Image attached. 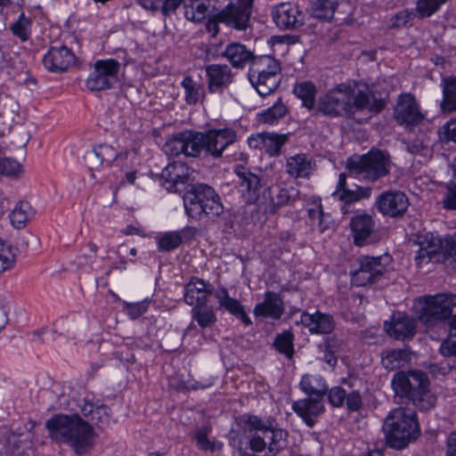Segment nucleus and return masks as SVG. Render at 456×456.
<instances>
[{
    "label": "nucleus",
    "instance_id": "f257e3e1",
    "mask_svg": "<svg viewBox=\"0 0 456 456\" xmlns=\"http://www.w3.org/2000/svg\"><path fill=\"white\" fill-rule=\"evenodd\" d=\"M45 427L53 440L68 443L77 454H85L94 447L96 436L94 428L78 414H55L46 421Z\"/></svg>",
    "mask_w": 456,
    "mask_h": 456
},
{
    "label": "nucleus",
    "instance_id": "f03ea898",
    "mask_svg": "<svg viewBox=\"0 0 456 456\" xmlns=\"http://www.w3.org/2000/svg\"><path fill=\"white\" fill-rule=\"evenodd\" d=\"M385 107L381 99L373 94L359 91L354 94L351 88L339 85L327 93L320 101L319 109L325 115L351 116L357 110H368L370 112H379Z\"/></svg>",
    "mask_w": 456,
    "mask_h": 456
},
{
    "label": "nucleus",
    "instance_id": "7ed1b4c3",
    "mask_svg": "<svg viewBox=\"0 0 456 456\" xmlns=\"http://www.w3.org/2000/svg\"><path fill=\"white\" fill-rule=\"evenodd\" d=\"M382 428L387 444L395 450L405 448L420 435L416 414L403 407L392 410L385 418Z\"/></svg>",
    "mask_w": 456,
    "mask_h": 456
},
{
    "label": "nucleus",
    "instance_id": "20e7f679",
    "mask_svg": "<svg viewBox=\"0 0 456 456\" xmlns=\"http://www.w3.org/2000/svg\"><path fill=\"white\" fill-rule=\"evenodd\" d=\"M136 4L152 13L170 17L183 4L185 18L200 23L216 11L213 0H135Z\"/></svg>",
    "mask_w": 456,
    "mask_h": 456
},
{
    "label": "nucleus",
    "instance_id": "39448f33",
    "mask_svg": "<svg viewBox=\"0 0 456 456\" xmlns=\"http://www.w3.org/2000/svg\"><path fill=\"white\" fill-rule=\"evenodd\" d=\"M185 211L192 218L206 216L216 218L224 213V206L218 193L209 185L197 183L183 195Z\"/></svg>",
    "mask_w": 456,
    "mask_h": 456
},
{
    "label": "nucleus",
    "instance_id": "423d86ee",
    "mask_svg": "<svg viewBox=\"0 0 456 456\" xmlns=\"http://www.w3.org/2000/svg\"><path fill=\"white\" fill-rule=\"evenodd\" d=\"M428 377L420 370L397 371L391 381V387L395 399H407L415 406L423 409L427 388Z\"/></svg>",
    "mask_w": 456,
    "mask_h": 456
},
{
    "label": "nucleus",
    "instance_id": "0eeeda50",
    "mask_svg": "<svg viewBox=\"0 0 456 456\" xmlns=\"http://www.w3.org/2000/svg\"><path fill=\"white\" fill-rule=\"evenodd\" d=\"M318 380L309 375L303 376L300 381V388L308 395L307 398L296 401L292 408L309 427L314 425V418L320 415L324 406L322 400L327 394V387L324 384H315Z\"/></svg>",
    "mask_w": 456,
    "mask_h": 456
},
{
    "label": "nucleus",
    "instance_id": "6e6552de",
    "mask_svg": "<svg viewBox=\"0 0 456 456\" xmlns=\"http://www.w3.org/2000/svg\"><path fill=\"white\" fill-rule=\"evenodd\" d=\"M280 63L270 55L258 57L248 70V79L261 96L273 93L281 82Z\"/></svg>",
    "mask_w": 456,
    "mask_h": 456
},
{
    "label": "nucleus",
    "instance_id": "1a4fd4ad",
    "mask_svg": "<svg viewBox=\"0 0 456 456\" xmlns=\"http://www.w3.org/2000/svg\"><path fill=\"white\" fill-rule=\"evenodd\" d=\"M250 447L254 452L268 450L270 456L275 455L286 443L287 432L281 428L267 427L257 418L249 419Z\"/></svg>",
    "mask_w": 456,
    "mask_h": 456
},
{
    "label": "nucleus",
    "instance_id": "9d476101",
    "mask_svg": "<svg viewBox=\"0 0 456 456\" xmlns=\"http://www.w3.org/2000/svg\"><path fill=\"white\" fill-rule=\"evenodd\" d=\"M389 155L380 151H370L362 156H353L346 161V168L354 174H363L369 180L376 181L389 173Z\"/></svg>",
    "mask_w": 456,
    "mask_h": 456
},
{
    "label": "nucleus",
    "instance_id": "9b49d317",
    "mask_svg": "<svg viewBox=\"0 0 456 456\" xmlns=\"http://www.w3.org/2000/svg\"><path fill=\"white\" fill-rule=\"evenodd\" d=\"M120 63L115 59L98 60L94 64V70L88 76L86 86L91 92L111 88L118 81Z\"/></svg>",
    "mask_w": 456,
    "mask_h": 456
},
{
    "label": "nucleus",
    "instance_id": "f8f14e48",
    "mask_svg": "<svg viewBox=\"0 0 456 456\" xmlns=\"http://www.w3.org/2000/svg\"><path fill=\"white\" fill-rule=\"evenodd\" d=\"M309 13L322 20L344 23L352 13V5L350 0H315L311 4Z\"/></svg>",
    "mask_w": 456,
    "mask_h": 456
},
{
    "label": "nucleus",
    "instance_id": "ddd939ff",
    "mask_svg": "<svg viewBox=\"0 0 456 456\" xmlns=\"http://www.w3.org/2000/svg\"><path fill=\"white\" fill-rule=\"evenodd\" d=\"M429 261L456 269V233L445 238L429 233Z\"/></svg>",
    "mask_w": 456,
    "mask_h": 456
},
{
    "label": "nucleus",
    "instance_id": "4468645a",
    "mask_svg": "<svg viewBox=\"0 0 456 456\" xmlns=\"http://www.w3.org/2000/svg\"><path fill=\"white\" fill-rule=\"evenodd\" d=\"M239 138L232 128L213 129L207 133L186 130L174 135L175 142H235Z\"/></svg>",
    "mask_w": 456,
    "mask_h": 456
},
{
    "label": "nucleus",
    "instance_id": "2eb2a0df",
    "mask_svg": "<svg viewBox=\"0 0 456 456\" xmlns=\"http://www.w3.org/2000/svg\"><path fill=\"white\" fill-rule=\"evenodd\" d=\"M386 272L381 257L364 256L359 258V268L352 273L356 286H366L379 281Z\"/></svg>",
    "mask_w": 456,
    "mask_h": 456
},
{
    "label": "nucleus",
    "instance_id": "dca6fc26",
    "mask_svg": "<svg viewBox=\"0 0 456 456\" xmlns=\"http://www.w3.org/2000/svg\"><path fill=\"white\" fill-rule=\"evenodd\" d=\"M271 14L273 22L281 29H297L305 22L304 13L289 2H281L274 5Z\"/></svg>",
    "mask_w": 456,
    "mask_h": 456
},
{
    "label": "nucleus",
    "instance_id": "f3484780",
    "mask_svg": "<svg viewBox=\"0 0 456 456\" xmlns=\"http://www.w3.org/2000/svg\"><path fill=\"white\" fill-rule=\"evenodd\" d=\"M252 9L253 5L250 4L229 2L223 10L218 12V19L222 23L236 30H245L252 15Z\"/></svg>",
    "mask_w": 456,
    "mask_h": 456
},
{
    "label": "nucleus",
    "instance_id": "a211bd4d",
    "mask_svg": "<svg viewBox=\"0 0 456 456\" xmlns=\"http://www.w3.org/2000/svg\"><path fill=\"white\" fill-rule=\"evenodd\" d=\"M394 118L405 127L418 126L423 119L419 105L411 94L399 96L394 110Z\"/></svg>",
    "mask_w": 456,
    "mask_h": 456
},
{
    "label": "nucleus",
    "instance_id": "6ab92c4d",
    "mask_svg": "<svg viewBox=\"0 0 456 456\" xmlns=\"http://www.w3.org/2000/svg\"><path fill=\"white\" fill-rule=\"evenodd\" d=\"M376 205L384 216L398 218L407 211L409 199L403 191H388L377 198Z\"/></svg>",
    "mask_w": 456,
    "mask_h": 456
},
{
    "label": "nucleus",
    "instance_id": "aec40b11",
    "mask_svg": "<svg viewBox=\"0 0 456 456\" xmlns=\"http://www.w3.org/2000/svg\"><path fill=\"white\" fill-rule=\"evenodd\" d=\"M209 93H222L233 80L231 68L225 64H210L205 68Z\"/></svg>",
    "mask_w": 456,
    "mask_h": 456
},
{
    "label": "nucleus",
    "instance_id": "412c9836",
    "mask_svg": "<svg viewBox=\"0 0 456 456\" xmlns=\"http://www.w3.org/2000/svg\"><path fill=\"white\" fill-rule=\"evenodd\" d=\"M374 220L370 215L362 214L352 217L350 228L354 239V243L358 247L374 243Z\"/></svg>",
    "mask_w": 456,
    "mask_h": 456
},
{
    "label": "nucleus",
    "instance_id": "4be33fe9",
    "mask_svg": "<svg viewBox=\"0 0 456 456\" xmlns=\"http://www.w3.org/2000/svg\"><path fill=\"white\" fill-rule=\"evenodd\" d=\"M75 61V55L67 46L51 47L43 58L45 67L52 72H63Z\"/></svg>",
    "mask_w": 456,
    "mask_h": 456
},
{
    "label": "nucleus",
    "instance_id": "5701e85b",
    "mask_svg": "<svg viewBox=\"0 0 456 456\" xmlns=\"http://www.w3.org/2000/svg\"><path fill=\"white\" fill-rule=\"evenodd\" d=\"M456 309V295L440 293L429 295V322L431 319L447 320Z\"/></svg>",
    "mask_w": 456,
    "mask_h": 456
},
{
    "label": "nucleus",
    "instance_id": "b1692460",
    "mask_svg": "<svg viewBox=\"0 0 456 456\" xmlns=\"http://www.w3.org/2000/svg\"><path fill=\"white\" fill-rule=\"evenodd\" d=\"M302 325L311 334H330L335 329V321L330 314L316 311L314 314L304 312L300 317Z\"/></svg>",
    "mask_w": 456,
    "mask_h": 456
},
{
    "label": "nucleus",
    "instance_id": "393cba45",
    "mask_svg": "<svg viewBox=\"0 0 456 456\" xmlns=\"http://www.w3.org/2000/svg\"><path fill=\"white\" fill-rule=\"evenodd\" d=\"M213 291V285L200 278H192L185 286L184 300L186 304L193 307L207 304Z\"/></svg>",
    "mask_w": 456,
    "mask_h": 456
},
{
    "label": "nucleus",
    "instance_id": "a878e982",
    "mask_svg": "<svg viewBox=\"0 0 456 456\" xmlns=\"http://www.w3.org/2000/svg\"><path fill=\"white\" fill-rule=\"evenodd\" d=\"M234 172L240 180L238 183L240 191L246 197L247 201L249 203L255 202L258 198L261 187L260 178L241 165L237 166Z\"/></svg>",
    "mask_w": 456,
    "mask_h": 456
},
{
    "label": "nucleus",
    "instance_id": "bb28decb",
    "mask_svg": "<svg viewBox=\"0 0 456 456\" xmlns=\"http://www.w3.org/2000/svg\"><path fill=\"white\" fill-rule=\"evenodd\" d=\"M387 333L397 340H405L414 336L416 332V323L409 316L398 314L394 315L390 323L385 322Z\"/></svg>",
    "mask_w": 456,
    "mask_h": 456
},
{
    "label": "nucleus",
    "instance_id": "cd10ccee",
    "mask_svg": "<svg viewBox=\"0 0 456 456\" xmlns=\"http://www.w3.org/2000/svg\"><path fill=\"white\" fill-rule=\"evenodd\" d=\"M221 56L226 58L237 69H242L249 63L254 64V61L258 59L250 49L240 43L229 44L224 51H222Z\"/></svg>",
    "mask_w": 456,
    "mask_h": 456
},
{
    "label": "nucleus",
    "instance_id": "c85d7f7f",
    "mask_svg": "<svg viewBox=\"0 0 456 456\" xmlns=\"http://www.w3.org/2000/svg\"><path fill=\"white\" fill-rule=\"evenodd\" d=\"M283 311V302L281 297L273 291H267L265 294L264 302L256 305L254 314L256 316L280 319Z\"/></svg>",
    "mask_w": 456,
    "mask_h": 456
},
{
    "label": "nucleus",
    "instance_id": "c756f323",
    "mask_svg": "<svg viewBox=\"0 0 456 456\" xmlns=\"http://www.w3.org/2000/svg\"><path fill=\"white\" fill-rule=\"evenodd\" d=\"M79 408L83 416L89 419L99 428L110 422L109 408L105 404L95 405L92 401L85 398Z\"/></svg>",
    "mask_w": 456,
    "mask_h": 456
},
{
    "label": "nucleus",
    "instance_id": "7c9ffc66",
    "mask_svg": "<svg viewBox=\"0 0 456 456\" xmlns=\"http://www.w3.org/2000/svg\"><path fill=\"white\" fill-rule=\"evenodd\" d=\"M346 176L345 174L339 175V180L338 183V190L333 193V196L338 197V200L344 201L346 204L360 200L364 198H369L371 193L370 187H359L356 190L352 191L346 188Z\"/></svg>",
    "mask_w": 456,
    "mask_h": 456
},
{
    "label": "nucleus",
    "instance_id": "2f4dec72",
    "mask_svg": "<svg viewBox=\"0 0 456 456\" xmlns=\"http://www.w3.org/2000/svg\"><path fill=\"white\" fill-rule=\"evenodd\" d=\"M315 167L312 159H307L305 154H297L290 157L287 161V172L295 178L307 177Z\"/></svg>",
    "mask_w": 456,
    "mask_h": 456
},
{
    "label": "nucleus",
    "instance_id": "473e14b6",
    "mask_svg": "<svg viewBox=\"0 0 456 456\" xmlns=\"http://www.w3.org/2000/svg\"><path fill=\"white\" fill-rule=\"evenodd\" d=\"M220 306L226 309L234 316L240 318L245 325H250L251 320L244 311L243 305L235 298L229 297L226 289H221L216 293Z\"/></svg>",
    "mask_w": 456,
    "mask_h": 456
},
{
    "label": "nucleus",
    "instance_id": "72a5a7b5",
    "mask_svg": "<svg viewBox=\"0 0 456 456\" xmlns=\"http://www.w3.org/2000/svg\"><path fill=\"white\" fill-rule=\"evenodd\" d=\"M416 15L420 18L428 17V0H419L415 12H410L408 10H403L396 12L390 18L387 26L390 28L405 26L409 20Z\"/></svg>",
    "mask_w": 456,
    "mask_h": 456
},
{
    "label": "nucleus",
    "instance_id": "f704fd0d",
    "mask_svg": "<svg viewBox=\"0 0 456 456\" xmlns=\"http://www.w3.org/2000/svg\"><path fill=\"white\" fill-rule=\"evenodd\" d=\"M381 364L387 370H395L411 360L410 353L405 349H387L382 351Z\"/></svg>",
    "mask_w": 456,
    "mask_h": 456
},
{
    "label": "nucleus",
    "instance_id": "c9c22d12",
    "mask_svg": "<svg viewBox=\"0 0 456 456\" xmlns=\"http://www.w3.org/2000/svg\"><path fill=\"white\" fill-rule=\"evenodd\" d=\"M161 177L167 183V189L170 191H178L177 185L185 183L188 181V175L184 173V167L177 163L167 165L161 172Z\"/></svg>",
    "mask_w": 456,
    "mask_h": 456
},
{
    "label": "nucleus",
    "instance_id": "e433bc0d",
    "mask_svg": "<svg viewBox=\"0 0 456 456\" xmlns=\"http://www.w3.org/2000/svg\"><path fill=\"white\" fill-rule=\"evenodd\" d=\"M181 86L184 90V99L186 103L195 105L200 101H203L206 96L204 86L192 79L191 77H185L181 82Z\"/></svg>",
    "mask_w": 456,
    "mask_h": 456
},
{
    "label": "nucleus",
    "instance_id": "4c0bfd02",
    "mask_svg": "<svg viewBox=\"0 0 456 456\" xmlns=\"http://www.w3.org/2000/svg\"><path fill=\"white\" fill-rule=\"evenodd\" d=\"M287 112L288 108L280 98L272 107L259 113L257 115V120L263 124L273 125L284 118Z\"/></svg>",
    "mask_w": 456,
    "mask_h": 456
},
{
    "label": "nucleus",
    "instance_id": "58836bf2",
    "mask_svg": "<svg viewBox=\"0 0 456 456\" xmlns=\"http://www.w3.org/2000/svg\"><path fill=\"white\" fill-rule=\"evenodd\" d=\"M293 92L297 98L302 100L303 106L309 110L314 107L316 87L312 82L304 81L296 84Z\"/></svg>",
    "mask_w": 456,
    "mask_h": 456
},
{
    "label": "nucleus",
    "instance_id": "ea45409f",
    "mask_svg": "<svg viewBox=\"0 0 456 456\" xmlns=\"http://www.w3.org/2000/svg\"><path fill=\"white\" fill-rule=\"evenodd\" d=\"M31 26V19L27 17L24 12H21L17 20L10 25V30L12 35L18 37L21 42H26L30 38Z\"/></svg>",
    "mask_w": 456,
    "mask_h": 456
},
{
    "label": "nucleus",
    "instance_id": "a19ab883",
    "mask_svg": "<svg viewBox=\"0 0 456 456\" xmlns=\"http://www.w3.org/2000/svg\"><path fill=\"white\" fill-rule=\"evenodd\" d=\"M191 314L201 328H207L214 325L216 322V316L211 306L207 304L200 305L192 308Z\"/></svg>",
    "mask_w": 456,
    "mask_h": 456
},
{
    "label": "nucleus",
    "instance_id": "79ce46f5",
    "mask_svg": "<svg viewBox=\"0 0 456 456\" xmlns=\"http://www.w3.org/2000/svg\"><path fill=\"white\" fill-rule=\"evenodd\" d=\"M31 216V207L28 202H20L10 214L12 224L17 228H23Z\"/></svg>",
    "mask_w": 456,
    "mask_h": 456
},
{
    "label": "nucleus",
    "instance_id": "37998d69",
    "mask_svg": "<svg viewBox=\"0 0 456 456\" xmlns=\"http://www.w3.org/2000/svg\"><path fill=\"white\" fill-rule=\"evenodd\" d=\"M411 253L415 255V262L417 266H420L423 260L428 256V238L425 235H413L409 240Z\"/></svg>",
    "mask_w": 456,
    "mask_h": 456
},
{
    "label": "nucleus",
    "instance_id": "c03bdc74",
    "mask_svg": "<svg viewBox=\"0 0 456 456\" xmlns=\"http://www.w3.org/2000/svg\"><path fill=\"white\" fill-rule=\"evenodd\" d=\"M443 93L442 110L444 112L456 111V77H451L445 81Z\"/></svg>",
    "mask_w": 456,
    "mask_h": 456
},
{
    "label": "nucleus",
    "instance_id": "a18cd8bd",
    "mask_svg": "<svg viewBox=\"0 0 456 456\" xmlns=\"http://www.w3.org/2000/svg\"><path fill=\"white\" fill-rule=\"evenodd\" d=\"M308 215L313 230L322 233L331 228V222H326L325 225H322V223L325 222V214L323 213L321 205L316 206L314 208H309Z\"/></svg>",
    "mask_w": 456,
    "mask_h": 456
},
{
    "label": "nucleus",
    "instance_id": "49530a36",
    "mask_svg": "<svg viewBox=\"0 0 456 456\" xmlns=\"http://www.w3.org/2000/svg\"><path fill=\"white\" fill-rule=\"evenodd\" d=\"M275 348L288 358H292L293 349V335L290 331H284L278 335L273 342Z\"/></svg>",
    "mask_w": 456,
    "mask_h": 456
},
{
    "label": "nucleus",
    "instance_id": "de8ad7c7",
    "mask_svg": "<svg viewBox=\"0 0 456 456\" xmlns=\"http://www.w3.org/2000/svg\"><path fill=\"white\" fill-rule=\"evenodd\" d=\"M210 431L209 426L201 427L195 434V439L197 441V445L204 451L215 452L216 450H220L221 444H217L215 441H210L208 438V434Z\"/></svg>",
    "mask_w": 456,
    "mask_h": 456
},
{
    "label": "nucleus",
    "instance_id": "09e8293b",
    "mask_svg": "<svg viewBox=\"0 0 456 456\" xmlns=\"http://www.w3.org/2000/svg\"><path fill=\"white\" fill-rule=\"evenodd\" d=\"M16 256L12 246L0 239V273L12 268L15 263Z\"/></svg>",
    "mask_w": 456,
    "mask_h": 456
},
{
    "label": "nucleus",
    "instance_id": "8fccbe9b",
    "mask_svg": "<svg viewBox=\"0 0 456 456\" xmlns=\"http://www.w3.org/2000/svg\"><path fill=\"white\" fill-rule=\"evenodd\" d=\"M183 238L179 232H167L159 237L158 243L160 250L170 251L179 247Z\"/></svg>",
    "mask_w": 456,
    "mask_h": 456
},
{
    "label": "nucleus",
    "instance_id": "3c124183",
    "mask_svg": "<svg viewBox=\"0 0 456 456\" xmlns=\"http://www.w3.org/2000/svg\"><path fill=\"white\" fill-rule=\"evenodd\" d=\"M298 197L299 191L295 187L281 188L275 197V202L280 206L289 205L295 202Z\"/></svg>",
    "mask_w": 456,
    "mask_h": 456
},
{
    "label": "nucleus",
    "instance_id": "603ef678",
    "mask_svg": "<svg viewBox=\"0 0 456 456\" xmlns=\"http://www.w3.org/2000/svg\"><path fill=\"white\" fill-rule=\"evenodd\" d=\"M413 314L424 324L428 323V296L417 298L412 306Z\"/></svg>",
    "mask_w": 456,
    "mask_h": 456
},
{
    "label": "nucleus",
    "instance_id": "864d4df0",
    "mask_svg": "<svg viewBox=\"0 0 456 456\" xmlns=\"http://www.w3.org/2000/svg\"><path fill=\"white\" fill-rule=\"evenodd\" d=\"M440 141L453 142H456V118H451L447 121L442 128L439 130Z\"/></svg>",
    "mask_w": 456,
    "mask_h": 456
},
{
    "label": "nucleus",
    "instance_id": "5fc2aeb1",
    "mask_svg": "<svg viewBox=\"0 0 456 456\" xmlns=\"http://www.w3.org/2000/svg\"><path fill=\"white\" fill-rule=\"evenodd\" d=\"M94 153L98 159L96 162L99 164H102L104 159L111 161L117 158L111 144H97L94 149Z\"/></svg>",
    "mask_w": 456,
    "mask_h": 456
},
{
    "label": "nucleus",
    "instance_id": "6e6d98bb",
    "mask_svg": "<svg viewBox=\"0 0 456 456\" xmlns=\"http://www.w3.org/2000/svg\"><path fill=\"white\" fill-rule=\"evenodd\" d=\"M20 170L21 167L17 161L8 158L0 159V175H16Z\"/></svg>",
    "mask_w": 456,
    "mask_h": 456
},
{
    "label": "nucleus",
    "instance_id": "4d7b16f0",
    "mask_svg": "<svg viewBox=\"0 0 456 456\" xmlns=\"http://www.w3.org/2000/svg\"><path fill=\"white\" fill-rule=\"evenodd\" d=\"M171 384L173 387H176L177 389H203V388H206V387H208L212 385V381L210 379H208L206 380V382H201V381H195V382H191V381H183V380H180L178 382V380H176V379L173 378L171 379Z\"/></svg>",
    "mask_w": 456,
    "mask_h": 456
},
{
    "label": "nucleus",
    "instance_id": "13d9d810",
    "mask_svg": "<svg viewBox=\"0 0 456 456\" xmlns=\"http://www.w3.org/2000/svg\"><path fill=\"white\" fill-rule=\"evenodd\" d=\"M260 139L261 142H285L289 140V134H271V133H262L257 134L256 135H251L248 139V142H250L251 140Z\"/></svg>",
    "mask_w": 456,
    "mask_h": 456
},
{
    "label": "nucleus",
    "instance_id": "bf43d9fd",
    "mask_svg": "<svg viewBox=\"0 0 456 456\" xmlns=\"http://www.w3.org/2000/svg\"><path fill=\"white\" fill-rule=\"evenodd\" d=\"M346 395V393L342 387H336L330 390L328 398L332 406L339 407L345 402Z\"/></svg>",
    "mask_w": 456,
    "mask_h": 456
},
{
    "label": "nucleus",
    "instance_id": "052dcab7",
    "mask_svg": "<svg viewBox=\"0 0 456 456\" xmlns=\"http://www.w3.org/2000/svg\"><path fill=\"white\" fill-rule=\"evenodd\" d=\"M126 309L128 314L132 318H138L141 316L144 312H146L148 308L149 303L147 301L138 302V303H126Z\"/></svg>",
    "mask_w": 456,
    "mask_h": 456
},
{
    "label": "nucleus",
    "instance_id": "680f3d73",
    "mask_svg": "<svg viewBox=\"0 0 456 456\" xmlns=\"http://www.w3.org/2000/svg\"><path fill=\"white\" fill-rule=\"evenodd\" d=\"M346 406L349 411H358L362 404V397L356 391H353L346 395Z\"/></svg>",
    "mask_w": 456,
    "mask_h": 456
},
{
    "label": "nucleus",
    "instance_id": "e2e57ef3",
    "mask_svg": "<svg viewBox=\"0 0 456 456\" xmlns=\"http://www.w3.org/2000/svg\"><path fill=\"white\" fill-rule=\"evenodd\" d=\"M439 352L446 357L456 356V340L444 339L440 344Z\"/></svg>",
    "mask_w": 456,
    "mask_h": 456
},
{
    "label": "nucleus",
    "instance_id": "0e129e2a",
    "mask_svg": "<svg viewBox=\"0 0 456 456\" xmlns=\"http://www.w3.org/2000/svg\"><path fill=\"white\" fill-rule=\"evenodd\" d=\"M219 23H222V20L218 19V12L213 14L206 23V29L211 35V37H215L219 33Z\"/></svg>",
    "mask_w": 456,
    "mask_h": 456
},
{
    "label": "nucleus",
    "instance_id": "69168bd1",
    "mask_svg": "<svg viewBox=\"0 0 456 456\" xmlns=\"http://www.w3.org/2000/svg\"><path fill=\"white\" fill-rule=\"evenodd\" d=\"M179 151L185 157H198L201 152V144H178Z\"/></svg>",
    "mask_w": 456,
    "mask_h": 456
},
{
    "label": "nucleus",
    "instance_id": "338daca9",
    "mask_svg": "<svg viewBox=\"0 0 456 456\" xmlns=\"http://www.w3.org/2000/svg\"><path fill=\"white\" fill-rule=\"evenodd\" d=\"M443 203L444 207L447 209H456V188L448 191Z\"/></svg>",
    "mask_w": 456,
    "mask_h": 456
},
{
    "label": "nucleus",
    "instance_id": "774afa93",
    "mask_svg": "<svg viewBox=\"0 0 456 456\" xmlns=\"http://www.w3.org/2000/svg\"><path fill=\"white\" fill-rule=\"evenodd\" d=\"M446 456H456V430L447 439Z\"/></svg>",
    "mask_w": 456,
    "mask_h": 456
}]
</instances>
